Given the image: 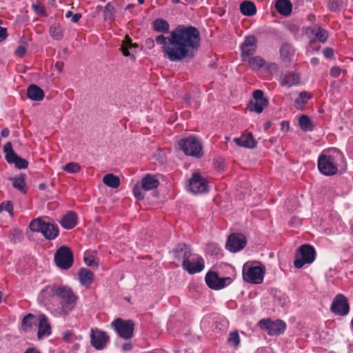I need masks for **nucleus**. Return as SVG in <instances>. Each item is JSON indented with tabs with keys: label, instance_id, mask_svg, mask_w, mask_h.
<instances>
[{
	"label": "nucleus",
	"instance_id": "f257e3e1",
	"mask_svg": "<svg viewBox=\"0 0 353 353\" xmlns=\"http://www.w3.org/2000/svg\"><path fill=\"white\" fill-rule=\"evenodd\" d=\"M155 41L162 46L164 57L170 61H180L194 57L199 47L200 34L196 28L179 26L168 37L161 34Z\"/></svg>",
	"mask_w": 353,
	"mask_h": 353
},
{
	"label": "nucleus",
	"instance_id": "f03ea898",
	"mask_svg": "<svg viewBox=\"0 0 353 353\" xmlns=\"http://www.w3.org/2000/svg\"><path fill=\"white\" fill-rule=\"evenodd\" d=\"M344 161L343 153L336 148L324 150L319 156L317 168L325 176H333L338 173L339 168Z\"/></svg>",
	"mask_w": 353,
	"mask_h": 353
},
{
	"label": "nucleus",
	"instance_id": "7ed1b4c3",
	"mask_svg": "<svg viewBox=\"0 0 353 353\" xmlns=\"http://www.w3.org/2000/svg\"><path fill=\"white\" fill-rule=\"evenodd\" d=\"M265 268L259 262H247L243 267V278L248 283L260 284L263 282Z\"/></svg>",
	"mask_w": 353,
	"mask_h": 353
},
{
	"label": "nucleus",
	"instance_id": "20e7f679",
	"mask_svg": "<svg viewBox=\"0 0 353 353\" xmlns=\"http://www.w3.org/2000/svg\"><path fill=\"white\" fill-rule=\"evenodd\" d=\"M57 296L61 299V307L59 309V314H69L74 309L77 299L72 290L68 287L58 286Z\"/></svg>",
	"mask_w": 353,
	"mask_h": 353
},
{
	"label": "nucleus",
	"instance_id": "39448f33",
	"mask_svg": "<svg viewBox=\"0 0 353 353\" xmlns=\"http://www.w3.org/2000/svg\"><path fill=\"white\" fill-rule=\"evenodd\" d=\"M32 232H41L47 239H54L59 234V228L50 222H46L41 218L33 219L29 224Z\"/></svg>",
	"mask_w": 353,
	"mask_h": 353
},
{
	"label": "nucleus",
	"instance_id": "423d86ee",
	"mask_svg": "<svg viewBox=\"0 0 353 353\" xmlns=\"http://www.w3.org/2000/svg\"><path fill=\"white\" fill-rule=\"evenodd\" d=\"M316 257L314 248L308 245H301L296 250L294 265L296 268H302L305 265H310L314 262Z\"/></svg>",
	"mask_w": 353,
	"mask_h": 353
},
{
	"label": "nucleus",
	"instance_id": "0eeeda50",
	"mask_svg": "<svg viewBox=\"0 0 353 353\" xmlns=\"http://www.w3.org/2000/svg\"><path fill=\"white\" fill-rule=\"evenodd\" d=\"M54 259L58 268L68 270L73 265V253L70 248L62 245L56 251Z\"/></svg>",
	"mask_w": 353,
	"mask_h": 353
},
{
	"label": "nucleus",
	"instance_id": "6e6552de",
	"mask_svg": "<svg viewBox=\"0 0 353 353\" xmlns=\"http://www.w3.org/2000/svg\"><path fill=\"white\" fill-rule=\"evenodd\" d=\"M179 145L187 156L199 158L203 155L201 143L194 137L181 139Z\"/></svg>",
	"mask_w": 353,
	"mask_h": 353
},
{
	"label": "nucleus",
	"instance_id": "1a4fd4ad",
	"mask_svg": "<svg viewBox=\"0 0 353 353\" xmlns=\"http://www.w3.org/2000/svg\"><path fill=\"white\" fill-rule=\"evenodd\" d=\"M259 326L261 330H265L270 336L280 335L283 334L286 329L285 323L279 319H261L259 322Z\"/></svg>",
	"mask_w": 353,
	"mask_h": 353
},
{
	"label": "nucleus",
	"instance_id": "9d476101",
	"mask_svg": "<svg viewBox=\"0 0 353 353\" xmlns=\"http://www.w3.org/2000/svg\"><path fill=\"white\" fill-rule=\"evenodd\" d=\"M112 326L123 339H129L133 336L134 323L132 320L124 321L119 318L112 322Z\"/></svg>",
	"mask_w": 353,
	"mask_h": 353
},
{
	"label": "nucleus",
	"instance_id": "9b49d317",
	"mask_svg": "<svg viewBox=\"0 0 353 353\" xmlns=\"http://www.w3.org/2000/svg\"><path fill=\"white\" fill-rule=\"evenodd\" d=\"M208 286L215 290H221L232 283L233 279L230 276L221 277L215 272H210L205 276Z\"/></svg>",
	"mask_w": 353,
	"mask_h": 353
},
{
	"label": "nucleus",
	"instance_id": "f8f14e48",
	"mask_svg": "<svg viewBox=\"0 0 353 353\" xmlns=\"http://www.w3.org/2000/svg\"><path fill=\"white\" fill-rule=\"evenodd\" d=\"M204 260L196 254L186 256L183 261V268L189 274H195L201 272L204 269Z\"/></svg>",
	"mask_w": 353,
	"mask_h": 353
},
{
	"label": "nucleus",
	"instance_id": "ddd939ff",
	"mask_svg": "<svg viewBox=\"0 0 353 353\" xmlns=\"http://www.w3.org/2000/svg\"><path fill=\"white\" fill-rule=\"evenodd\" d=\"M188 188L189 190L194 194L205 193L209 191L208 181L198 172L192 174L189 181Z\"/></svg>",
	"mask_w": 353,
	"mask_h": 353
},
{
	"label": "nucleus",
	"instance_id": "4468645a",
	"mask_svg": "<svg viewBox=\"0 0 353 353\" xmlns=\"http://www.w3.org/2000/svg\"><path fill=\"white\" fill-rule=\"evenodd\" d=\"M3 152L6 154V159L8 163H14L15 167L19 169H25L28 167V161L14 153L11 142H8L5 144L3 147Z\"/></svg>",
	"mask_w": 353,
	"mask_h": 353
},
{
	"label": "nucleus",
	"instance_id": "2eb2a0df",
	"mask_svg": "<svg viewBox=\"0 0 353 353\" xmlns=\"http://www.w3.org/2000/svg\"><path fill=\"white\" fill-rule=\"evenodd\" d=\"M330 310L336 315H347L350 310L347 298L341 294H337L332 303Z\"/></svg>",
	"mask_w": 353,
	"mask_h": 353
},
{
	"label": "nucleus",
	"instance_id": "dca6fc26",
	"mask_svg": "<svg viewBox=\"0 0 353 353\" xmlns=\"http://www.w3.org/2000/svg\"><path fill=\"white\" fill-rule=\"evenodd\" d=\"M245 236L239 233H234L229 236L225 248L231 252H237L245 248Z\"/></svg>",
	"mask_w": 353,
	"mask_h": 353
},
{
	"label": "nucleus",
	"instance_id": "f3484780",
	"mask_svg": "<svg viewBox=\"0 0 353 353\" xmlns=\"http://www.w3.org/2000/svg\"><path fill=\"white\" fill-rule=\"evenodd\" d=\"M257 39L254 36L250 35L245 38L241 45V57L243 61L253 55L256 50Z\"/></svg>",
	"mask_w": 353,
	"mask_h": 353
},
{
	"label": "nucleus",
	"instance_id": "a211bd4d",
	"mask_svg": "<svg viewBox=\"0 0 353 353\" xmlns=\"http://www.w3.org/2000/svg\"><path fill=\"white\" fill-rule=\"evenodd\" d=\"M254 101L251 102L248 106V109L251 112H255L260 114L263 109L268 106V100L264 97L263 92L261 90H256L253 92Z\"/></svg>",
	"mask_w": 353,
	"mask_h": 353
},
{
	"label": "nucleus",
	"instance_id": "6ab92c4d",
	"mask_svg": "<svg viewBox=\"0 0 353 353\" xmlns=\"http://www.w3.org/2000/svg\"><path fill=\"white\" fill-rule=\"evenodd\" d=\"M91 343L97 350H102L109 340V336L103 331L99 330H91Z\"/></svg>",
	"mask_w": 353,
	"mask_h": 353
},
{
	"label": "nucleus",
	"instance_id": "aec40b11",
	"mask_svg": "<svg viewBox=\"0 0 353 353\" xmlns=\"http://www.w3.org/2000/svg\"><path fill=\"white\" fill-rule=\"evenodd\" d=\"M37 325L38 327L37 337L39 339L48 337L51 334V325L45 314H39V321Z\"/></svg>",
	"mask_w": 353,
	"mask_h": 353
},
{
	"label": "nucleus",
	"instance_id": "412c9836",
	"mask_svg": "<svg viewBox=\"0 0 353 353\" xmlns=\"http://www.w3.org/2000/svg\"><path fill=\"white\" fill-rule=\"evenodd\" d=\"M57 285H50L43 288L39 293L37 300L43 305H47L51 300L57 295Z\"/></svg>",
	"mask_w": 353,
	"mask_h": 353
},
{
	"label": "nucleus",
	"instance_id": "4be33fe9",
	"mask_svg": "<svg viewBox=\"0 0 353 353\" xmlns=\"http://www.w3.org/2000/svg\"><path fill=\"white\" fill-rule=\"evenodd\" d=\"M234 142L239 146L246 148H254L257 143L252 134L250 132L243 134L240 137L234 138Z\"/></svg>",
	"mask_w": 353,
	"mask_h": 353
},
{
	"label": "nucleus",
	"instance_id": "5701e85b",
	"mask_svg": "<svg viewBox=\"0 0 353 353\" xmlns=\"http://www.w3.org/2000/svg\"><path fill=\"white\" fill-rule=\"evenodd\" d=\"M94 279V274L89 270L81 268L78 272V280L81 285L88 288Z\"/></svg>",
	"mask_w": 353,
	"mask_h": 353
},
{
	"label": "nucleus",
	"instance_id": "b1692460",
	"mask_svg": "<svg viewBox=\"0 0 353 353\" xmlns=\"http://www.w3.org/2000/svg\"><path fill=\"white\" fill-rule=\"evenodd\" d=\"M300 82V76L294 72H289L281 77V84L288 88L298 85Z\"/></svg>",
	"mask_w": 353,
	"mask_h": 353
},
{
	"label": "nucleus",
	"instance_id": "393cba45",
	"mask_svg": "<svg viewBox=\"0 0 353 353\" xmlns=\"http://www.w3.org/2000/svg\"><path fill=\"white\" fill-rule=\"evenodd\" d=\"M159 183V181L156 176L150 174L145 175L141 182V188L145 191H149L157 188Z\"/></svg>",
	"mask_w": 353,
	"mask_h": 353
},
{
	"label": "nucleus",
	"instance_id": "a878e982",
	"mask_svg": "<svg viewBox=\"0 0 353 353\" xmlns=\"http://www.w3.org/2000/svg\"><path fill=\"white\" fill-rule=\"evenodd\" d=\"M77 216L74 212H69L65 214L60 221L61 226L67 230L73 228L77 225Z\"/></svg>",
	"mask_w": 353,
	"mask_h": 353
},
{
	"label": "nucleus",
	"instance_id": "bb28decb",
	"mask_svg": "<svg viewBox=\"0 0 353 353\" xmlns=\"http://www.w3.org/2000/svg\"><path fill=\"white\" fill-rule=\"evenodd\" d=\"M27 95L32 101H40L44 97V92L39 86L32 84L27 89Z\"/></svg>",
	"mask_w": 353,
	"mask_h": 353
},
{
	"label": "nucleus",
	"instance_id": "cd10ccee",
	"mask_svg": "<svg viewBox=\"0 0 353 353\" xmlns=\"http://www.w3.org/2000/svg\"><path fill=\"white\" fill-rule=\"evenodd\" d=\"M292 3L290 0H278L276 2L275 8L281 14L288 16L292 12Z\"/></svg>",
	"mask_w": 353,
	"mask_h": 353
},
{
	"label": "nucleus",
	"instance_id": "c85d7f7f",
	"mask_svg": "<svg viewBox=\"0 0 353 353\" xmlns=\"http://www.w3.org/2000/svg\"><path fill=\"white\" fill-rule=\"evenodd\" d=\"M39 321V315L35 316L28 314L25 316L22 321V328L25 331L30 330L34 325H37Z\"/></svg>",
	"mask_w": 353,
	"mask_h": 353
},
{
	"label": "nucleus",
	"instance_id": "c756f323",
	"mask_svg": "<svg viewBox=\"0 0 353 353\" xmlns=\"http://www.w3.org/2000/svg\"><path fill=\"white\" fill-rule=\"evenodd\" d=\"M241 12L245 16H253L256 12L254 3L250 1H243L240 4Z\"/></svg>",
	"mask_w": 353,
	"mask_h": 353
},
{
	"label": "nucleus",
	"instance_id": "7c9ffc66",
	"mask_svg": "<svg viewBox=\"0 0 353 353\" xmlns=\"http://www.w3.org/2000/svg\"><path fill=\"white\" fill-rule=\"evenodd\" d=\"M246 61L252 70H259L266 64L265 61L259 56L250 57Z\"/></svg>",
	"mask_w": 353,
	"mask_h": 353
},
{
	"label": "nucleus",
	"instance_id": "2f4dec72",
	"mask_svg": "<svg viewBox=\"0 0 353 353\" xmlns=\"http://www.w3.org/2000/svg\"><path fill=\"white\" fill-rule=\"evenodd\" d=\"M312 98V94L305 91L299 93V96L294 100L295 107L298 109H303L309 99Z\"/></svg>",
	"mask_w": 353,
	"mask_h": 353
},
{
	"label": "nucleus",
	"instance_id": "473e14b6",
	"mask_svg": "<svg viewBox=\"0 0 353 353\" xmlns=\"http://www.w3.org/2000/svg\"><path fill=\"white\" fill-rule=\"evenodd\" d=\"M103 183L111 188H117L120 185V179L113 174H107L103 178Z\"/></svg>",
	"mask_w": 353,
	"mask_h": 353
},
{
	"label": "nucleus",
	"instance_id": "72a5a7b5",
	"mask_svg": "<svg viewBox=\"0 0 353 353\" xmlns=\"http://www.w3.org/2000/svg\"><path fill=\"white\" fill-rule=\"evenodd\" d=\"M299 123L301 128L305 132L312 131L314 129L312 121L307 115H301L299 117Z\"/></svg>",
	"mask_w": 353,
	"mask_h": 353
},
{
	"label": "nucleus",
	"instance_id": "f704fd0d",
	"mask_svg": "<svg viewBox=\"0 0 353 353\" xmlns=\"http://www.w3.org/2000/svg\"><path fill=\"white\" fill-rule=\"evenodd\" d=\"M11 181H12V185L14 188L23 193L26 192V182L24 175L21 174L19 176L14 177L11 179Z\"/></svg>",
	"mask_w": 353,
	"mask_h": 353
},
{
	"label": "nucleus",
	"instance_id": "c9c22d12",
	"mask_svg": "<svg viewBox=\"0 0 353 353\" xmlns=\"http://www.w3.org/2000/svg\"><path fill=\"white\" fill-rule=\"evenodd\" d=\"M137 47V44L132 43L130 38L128 36H126L125 39L123 41L121 48L123 55L125 57H130L131 55L130 50H132L133 48Z\"/></svg>",
	"mask_w": 353,
	"mask_h": 353
},
{
	"label": "nucleus",
	"instance_id": "e433bc0d",
	"mask_svg": "<svg viewBox=\"0 0 353 353\" xmlns=\"http://www.w3.org/2000/svg\"><path fill=\"white\" fill-rule=\"evenodd\" d=\"M154 30L159 32H167L170 26L168 23L162 19H157L153 23Z\"/></svg>",
	"mask_w": 353,
	"mask_h": 353
},
{
	"label": "nucleus",
	"instance_id": "4c0bfd02",
	"mask_svg": "<svg viewBox=\"0 0 353 353\" xmlns=\"http://www.w3.org/2000/svg\"><path fill=\"white\" fill-rule=\"evenodd\" d=\"M312 32L316 38L322 43H324L328 37V32L321 27L315 26L312 29Z\"/></svg>",
	"mask_w": 353,
	"mask_h": 353
},
{
	"label": "nucleus",
	"instance_id": "58836bf2",
	"mask_svg": "<svg viewBox=\"0 0 353 353\" xmlns=\"http://www.w3.org/2000/svg\"><path fill=\"white\" fill-rule=\"evenodd\" d=\"M50 35L55 40H61L63 38V29L59 24H53L50 28Z\"/></svg>",
	"mask_w": 353,
	"mask_h": 353
},
{
	"label": "nucleus",
	"instance_id": "ea45409f",
	"mask_svg": "<svg viewBox=\"0 0 353 353\" xmlns=\"http://www.w3.org/2000/svg\"><path fill=\"white\" fill-rule=\"evenodd\" d=\"M115 8L112 3H108L103 10V17L105 21H112L114 19Z\"/></svg>",
	"mask_w": 353,
	"mask_h": 353
},
{
	"label": "nucleus",
	"instance_id": "a19ab883",
	"mask_svg": "<svg viewBox=\"0 0 353 353\" xmlns=\"http://www.w3.org/2000/svg\"><path fill=\"white\" fill-rule=\"evenodd\" d=\"M280 53L283 59L290 60L293 56L294 50L290 45L285 43L281 46Z\"/></svg>",
	"mask_w": 353,
	"mask_h": 353
},
{
	"label": "nucleus",
	"instance_id": "79ce46f5",
	"mask_svg": "<svg viewBox=\"0 0 353 353\" xmlns=\"http://www.w3.org/2000/svg\"><path fill=\"white\" fill-rule=\"evenodd\" d=\"M62 169L68 173L75 174L80 171L81 166L75 162H70L64 165Z\"/></svg>",
	"mask_w": 353,
	"mask_h": 353
},
{
	"label": "nucleus",
	"instance_id": "37998d69",
	"mask_svg": "<svg viewBox=\"0 0 353 353\" xmlns=\"http://www.w3.org/2000/svg\"><path fill=\"white\" fill-rule=\"evenodd\" d=\"M228 342L230 345L234 347H239L240 344V337L237 331L230 333Z\"/></svg>",
	"mask_w": 353,
	"mask_h": 353
},
{
	"label": "nucleus",
	"instance_id": "c03bdc74",
	"mask_svg": "<svg viewBox=\"0 0 353 353\" xmlns=\"http://www.w3.org/2000/svg\"><path fill=\"white\" fill-rule=\"evenodd\" d=\"M0 211H6L9 213L11 216H14V207L10 201H4L0 204Z\"/></svg>",
	"mask_w": 353,
	"mask_h": 353
},
{
	"label": "nucleus",
	"instance_id": "a18cd8bd",
	"mask_svg": "<svg viewBox=\"0 0 353 353\" xmlns=\"http://www.w3.org/2000/svg\"><path fill=\"white\" fill-rule=\"evenodd\" d=\"M328 6L332 11H338L342 8L343 2L341 0H329Z\"/></svg>",
	"mask_w": 353,
	"mask_h": 353
},
{
	"label": "nucleus",
	"instance_id": "49530a36",
	"mask_svg": "<svg viewBox=\"0 0 353 353\" xmlns=\"http://www.w3.org/2000/svg\"><path fill=\"white\" fill-rule=\"evenodd\" d=\"M142 190L141 185L139 183H137L133 188V194L134 196L139 200L143 199L145 196L142 192Z\"/></svg>",
	"mask_w": 353,
	"mask_h": 353
},
{
	"label": "nucleus",
	"instance_id": "de8ad7c7",
	"mask_svg": "<svg viewBox=\"0 0 353 353\" xmlns=\"http://www.w3.org/2000/svg\"><path fill=\"white\" fill-rule=\"evenodd\" d=\"M207 250L211 254L217 255L220 252V248L216 243H210L208 245Z\"/></svg>",
	"mask_w": 353,
	"mask_h": 353
},
{
	"label": "nucleus",
	"instance_id": "09e8293b",
	"mask_svg": "<svg viewBox=\"0 0 353 353\" xmlns=\"http://www.w3.org/2000/svg\"><path fill=\"white\" fill-rule=\"evenodd\" d=\"M63 339L66 342H72L74 339V335L72 331L66 330L63 334Z\"/></svg>",
	"mask_w": 353,
	"mask_h": 353
},
{
	"label": "nucleus",
	"instance_id": "8fccbe9b",
	"mask_svg": "<svg viewBox=\"0 0 353 353\" xmlns=\"http://www.w3.org/2000/svg\"><path fill=\"white\" fill-rule=\"evenodd\" d=\"M84 261L88 266H93L97 264L92 256L90 254H85L84 256Z\"/></svg>",
	"mask_w": 353,
	"mask_h": 353
},
{
	"label": "nucleus",
	"instance_id": "3c124183",
	"mask_svg": "<svg viewBox=\"0 0 353 353\" xmlns=\"http://www.w3.org/2000/svg\"><path fill=\"white\" fill-rule=\"evenodd\" d=\"M26 53V48L23 46H19L15 50V54L19 57H23Z\"/></svg>",
	"mask_w": 353,
	"mask_h": 353
},
{
	"label": "nucleus",
	"instance_id": "603ef678",
	"mask_svg": "<svg viewBox=\"0 0 353 353\" xmlns=\"http://www.w3.org/2000/svg\"><path fill=\"white\" fill-rule=\"evenodd\" d=\"M330 75L334 77V78H336L338 77L340 74H341V69L339 67H337V66H335V67H332L331 69H330Z\"/></svg>",
	"mask_w": 353,
	"mask_h": 353
},
{
	"label": "nucleus",
	"instance_id": "864d4df0",
	"mask_svg": "<svg viewBox=\"0 0 353 353\" xmlns=\"http://www.w3.org/2000/svg\"><path fill=\"white\" fill-rule=\"evenodd\" d=\"M8 37L6 28L0 26V42H2Z\"/></svg>",
	"mask_w": 353,
	"mask_h": 353
},
{
	"label": "nucleus",
	"instance_id": "5fc2aeb1",
	"mask_svg": "<svg viewBox=\"0 0 353 353\" xmlns=\"http://www.w3.org/2000/svg\"><path fill=\"white\" fill-rule=\"evenodd\" d=\"M323 55L326 58H330L334 55V50L330 48H326L323 50Z\"/></svg>",
	"mask_w": 353,
	"mask_h": 353
},
{
	"label": "nucleus",
	"instance_id": "6e6d98bb",
	"mask_svg": "<svg viewBox=\"0 0 353 353\" xmlns=\"http://www.w3.org/2000/svg\"><path fill=\"white\" fill-rule=\"evenodd\" d=\"M145 45L148 48L152 49L154 46V41L152 39H147L145 40Z\"/></svg>",
	"mask_w": 353,
	"mask_h": 353
},
{
	"label": "nucleus",
	"instance_id": "4d7b16f0",
	"mask_svg": "<svg viewBox=\"0 0 353 353\" xmlns=\"http://www.w3.org/2000/svg\"><path fill=\"white\" fill-rule=\"evenodd\" d=\"M54 68L59 71L61 72L63 68V63L61 61H58L55 63Z\"/></svg>",
	"mask_w": 353,
	"mask_h": 353
},
{
	"label": "nucleus",
	"instance_id": "13d9d810",
	"mask_svg": "<svg viewBox=\"0 0 353 353\" xmlns=\"http://www.w3.org/2000/svg\"><path fill=\"white\" fill-rule=\"evenodd\" d=\"M132 348V345L130 343H125L122 346V349L124 351L131 350Z\"/></svg>",
	"mask_w": 353,
	"mask_h": 353
},
{
	"label": "nucleus",
	"instance_id": "bf43d9fd",
	"mask_svg": "<svg viewBox=\"0 0 353 353\" xmlns=\"http://www.w3.org/2000/svg\"><path fill=\"white\" fill-rule=\"evenodd\" d=\"M81 17V14H79V13L74 14L72 15L71 21L73 23H77L80 19Z\"/></svg>",
	"mask_w": 353,
	"mask_h": 353
},
{
	"label": "nucleus",
	"instance_id": "052dcab7",
	"mask_svg": "<svg viewBox=\"0 0 353 353\" xmlns=\"http://www.w3.org/2000/svg\"><path fill=\"white\" fill-rule=\"evenodd\" d=\"M9 134H10V130L8 128H3L1 131V135L3 137H7L9 136Z\"/></svg>",
	"mask_w": 353,
	"mask_h": 353
},
{
	"label": "nucleus",
	"instance_id": "680f3d73",
	"mask_svg": "<svg viewBox=\"0 0 353 353\" xmlns=\"http://www.w3.org/2000/svg\"><path fill=\"white\" fill-rule=\"evenodd\" d=\"M24 353H40V352L34 348H28V350H26V352Z\"/></svg>",
	"mask_w": 353,
	"mask_h": 353
},
{
	"label": "nucleus",
	"instance_id": "e2e57ef3",
	"mask_svg": "<svg viewBox=\"0 0 353 353\" xmlns=\"http://www.w3.org/2000/svg\"><path fill=\"white\" fill-rule=\"evenodd\" d=\"M310 61L312 65H317L319 63V59L317 58H312Z\"/></svg>",
	"mask_w": 353,
	"mask_h": 353
},
{
	"label": "nucleus",
	"instance_id": "0e129e2a",
	"mask_svg": "<svg viewBox=\"0 0 353 353\" xmlns=\"http://www.w3.org/2000/svg\"><path fill=\"white\" fill-rule=\"evenodd\" d=\"M268 68L269 70H270V69H276V64H275V63H270V64L268 65Z\"/></svg>",
	"mask_w": 353,
	"mask_h": 353
},
{
	"label": "nucleus",
	"instance_id": "69168bd1",
	"mask_svg": "<svg viewBox=\"0 0 353 353\" xmlns=\"http://www.w3.org/2000/svg\"><path fill=\"white\" fill-rule=\"evenodd\" d=\"M46 184H45V183H41V184H39V188L41 190H45V189H46Z\"/></svg>",
	"mask_w": 353,
	"mask_h": 353
},
{
	"label": "nucleus",
	"instance_id": "338daca9",
	"mask_svg": "<svg viewBox=\"0 0 353 353\" xmlns=\"http://www.w3.org/2000/svg\"><path fill=\"white\" fill-rule=\"evenodd\" d=\"M72 15H73L72 12L70 10L66 12V13H65V17H67V18L72 17Z\"/></svg>",
	"mask_w": 353,
	"mask_h": 353
},
{
	"label": "nucleus",
	"instance_id": "774afa93",
	"mask_svg": "<svg viewBox=\"0 0 353 353\" xmlns=\"http://www.w3.org/2000/svg\"><path fill=\"white\" fill-rule=\"evenodd\" d=\"M188 3H193L196 2L197 0H185Z\"/></svg>",
	"mask_w": 353,
	"mask_h": 353
}]
</instances>
